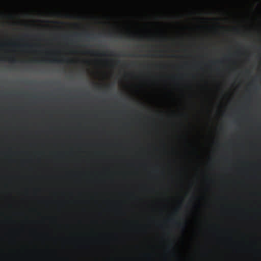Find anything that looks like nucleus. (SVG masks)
<instances>
[{
	"label": "nucleus",
	"mask_w": 261,
	"mask_h": 261,
	"mask_svg": "<svg viewBox=\"0 0 261 261\" xmlns=\"http://www.w3.org/2000/svg\"><path fill=\"white\" fill-rule=\"evenodd\" d=\"M51 16H153V15H55L53 1L50 0V17Z\"/></svg>",
	"instance_id": "nucleus-1"
},
{
	"label": "nucleus",
	"mask_w": 261,
	"mask_h": 261,
	"mask_svg": "<svg viewBox=\"0 0 261 261\" xmlns=\"http://www.w3.org/2000/svg\"><path fill=\"white\" fill-rule=\"evenodd\" d=\"M60 3L64 5H69L74 3H79L83 5H88L92 2V0H59Z\"/></svg>",
	"instance_id": "nucleus-2"
},
{
	"label": "nucleus",
	"mask_w": 261,
	"mask_h": 261,
	"mask_svg": "<svg viewBox=\"0 0 261 261\" xmlns=\"http://www.w3.org/2000/svg\"><path fill=\"white\" fill-rule=\"evenodd\" d=\"M39 2V0H25V3L29 6H34L36 5Z\"/></svg>",
	"instance_id": "nucleus-3"
},
{
	"label": "nucleus",
	"mask_w": 261,
	"mask_h": 261,
	"mask_svg": "<svg viewBox=\"0 0 261 261\" xmlns=\"http://www.w3.org/2000/svg\"><path fill=\"white\" fill-rule=\"evenodd\" d=\"M0 16H7V15H0Z\"/></svg>",
	"instance_id": "nucleus-4"
}]
</instances>
